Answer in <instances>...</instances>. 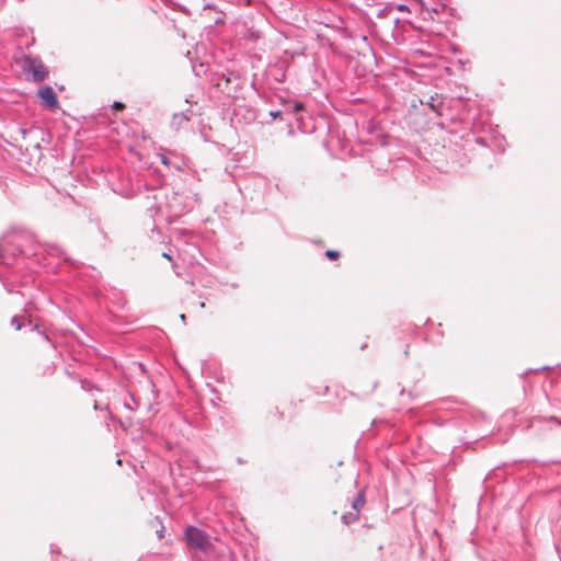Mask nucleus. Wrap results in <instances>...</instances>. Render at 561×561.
Segmentation results:
<instances>
[{"instance_id":"7","label":"nucleus","mask_w":561,"mask_h":561,"mask_svg":"<svg viewBox=\"0 0 561 561\" xmlns=\"http://www.w3.org/2000/svg\"><path fill=\"white\" fill-rule=\"evenodd\" d=\"M426 105H428L430 108L433 110V112L439 114V108L443 105V98L439 94H435L428 98L426 101Z\"/></svg>"},{"instance_id":"19","label":"nucleus","mask_w":561,"mask_h":561,"mask_svg":"<svg viewBox=\"0 0 561 561\" xmlns=\"http://www.w3.org/2000/svg\"><path fill=\"white\" fill-rule=\"evenodd\" d=\"M397 9H398L399 11H408V7H407L405 4H398V5H397Z\"/></svg>"},{"instance_id":"21","label":"nucleus","mask_w":561,"mask_h":561,"mask_svg":"<svg viewBox=\"0 0 561 561\" xmlns=\"http://www.w3.org/2000/svg\"><path fill=\"white\" fill-rule=\"evenodd\" d=\"M32 306H33V304H32V302H27V304L25 305L24 311H25V312H28V310L31 309V307H32Z\"/></svg>"},{"instance_id":"10","label":"nucleus","mask_w":561,"mask_h":561,"mask_svg":"<svg viewBox=\"0 0 561 561\" xmlns=\"http://www.w3.org/2000/svg\"><path fill=\"white\" fill-rule=\"evenodd\" d=\"M158 157H159L160 162L162 164H164L165 167L174 168L176 170H181V165L173 163L165 153H159Z\"/></svg>"},{"instance_id":"29","label":"nucleus","mask_w":561,"mask_h":561,"mask_svg":"<svg viewBox=\"0 0 561 561\" xmlns=\"http://www.w3.org/2000/svg\"><path fill=\"white\" fill-rule=\"evenodd\" d=\"M38 329V325L37 324H34L33 325V330H37Z\"/></svg>"},{"instance_id":"13","label":"nucleus","mask_w":561,"mask_h":561,"mask_svg":"<svg viewBox=\"0 0 561 561\" xmlns=\"http://www.w3.org/2000/svg\"><path fill=\"white\" fill-rule=\"evenodd\" d=\"M325 255L329 260H335L339 257L340 253L337 251H334V250H328L325 252Z\"/></svg>"},{"instance_id":"23","label":"nucleus","mask_w":561,"mask_h":561,"mask_svg":"<svg viewBox=\"0 0 561 561\" xmlns=\"http://www.w3.org/2000/svg\"><path fill=\"white\" fill-rule=\"evenodd\" d=\"M220 561H233L231 557H224Z\"/></svg>"},{"instance_id":"3","label":"nucleus","mask_w":561,"mask_h":561,"mask_svg":"<svg viewBox=\"0 0 561 561\" xmlns=\"http://www.w3.org/2000/svg\"><path fill=\"white\" fill-rule=\"evenodd\" d=\"M184 535L187 543L199 551L206 552L213 546L207 533L195 526H187Z\"/></svg>"},{"instance_id":"4","label":"nucleus","mask_w":561,"mask_h":561,"mask_svg":"<svg viewBox=\"0 0 561 561\" xmlns=\"http://www.w3.org/2000/svg\"><path fill=\"white\" fill-rule=\"evenodd\" d=\"M23 69L25 71L31 72L33 81L37 83L43 82L48 76L47 68L45 67L43 61L37 57H24Z\"/></svg>"},{"instance_id":"11","label":"nucleus","mask_w":561,"mask_h":561,"mask_svg":"<svg viewBox=\"0 0 561 561\" xmlns=\"http://www.w3.org/2000/svg\"><path fill=\"white\" fill-rule=\"evenodd\" d=\"M24 316H14L11 319V325L14 327L15 330H21L23 327Z\"/></svg>"},{"instance_id":"17","label":"nucleus","mask_w":561,"mask_h":561,"mask_svg":"<svg viewBox=\"0 0 561 561\" xmlns=\"http://www.w3.org/2000/svg\"><path fill=\"white\" fill-rule=\"evenodd\" d=\"M302 107H304V105H302V103H300V102H296V103L294 104V111H295V112H299L300 110H302Z\"/></svg>"},{"instance_id":"12","label":"nucleus","mask_w":561,"mask_h":561,"mask_svg":"<svg viewBox=\"0 0 561 561\" xmlns=\"http://www.w3.org/2000/svg\"><path fill=\"white\" fill-rule=\"evenodd\" d=\"M358 517H359L358 514L355 512L347 513L342 516V522L347 525V524L356 522L358 519Z\"/></svg>"},{"instance_id":"5","label":"nucleus","mask_w":561,"mask_h":561,"mask_svg":"<svg viewBox=\"0 0 561 561\" xmlns=\"http://www.w3.org/2000/svg\"><path fill=\"white\" fill-rule=\"evenodd\" d=\"M37 95L47 107L54 108L58 106V99L51 87L46 85L42 88L38 90Z\"/></svg>"},{"instance_id":"14","label":"nucleus","mask_w":561,"mask_h":561,"mask_svg":"<svg viewBox=\"0 0 561 561\" xmlns=\"http://www.w3.org/2000/svg\"><path fill=\"white\" fill-rule=\"evenodd\" d=\"M81 387L85 391H91L94 388L93 385L90 381H87V380L81 381Z\"/></svg>"},{"instance_id":"25","label":"nucleus","mask_w":561,"mask_h":561,"mask_svg":"<svg viewBox=\"0 0 561 561\" xmlns=\"http://www.w3.org/2000/svg\"><path fill=\"white\" fill-rule=\"evenodd\" d=\"M163 257L171 260V256L168 253H163Z\"/></svg>"},{"instance_id":"28","label":"nucleus","mask_w":561,"mask_h":561,"mask_svg":"<svg viewBox=\"0 0 561 561\" xmlns=\"http://www.w3.org/2000/svg\"><path fill=\"white\" fill-rule=\"evenodd\" d=\"M199 307H201V308H204V307H205V302H201V304H199Z\"/></svg>"},{"instance_id":"27","label":"nucleus","mask_w":561,"mask_h":561,"mask_svg":"<svg viewBox=\"0 0 561 561\" xmlns=\"http://www.w3.org/2000/svg\"><path fill=\"white\" fill-rule=\"evenodd\" d=\"M222 79H225L226 83H229L230 79L222 76Z\"/></svg>"},{"instance_id":"8","label":"nucleus","mask_w":561,"mask_h":561,"mask_svg":"<svg viewBox=\"0 0 561 561\" xmlns=\"http://www.w3.org/2000/svg\"><path fill=\"white\" fill-rule=\"evenodd\" d=\"M365 504V492L364 490H360L357 495L352 501V507L359 515L360 510L363 508Z\"/></svg>"},{"instance_id":"26","label":"nucleus","mask_w":561,"mask_h":561,"mask_svg":"<svg viewBox=\"0 0 561 561\" xmlns=\"http://www.w3.org/2000/svg\"><path fill=\"white\" fill-rule=\"evenodd\" d=\"M180 318H181V321L185 322V320H186L185 314H181V317H180Z\"/></svg>"},{"instance_id":"15","label":"nucleus","mask_w":561,"mask_h":561,"mask_svg":"<svg viewBox=\"0 0 561 561\" xmlns=\"http://www.w3.org/2000/svg\"><path fill=\"white\" fill-rule=\"evenodd\" d=\"M113 107L115 110H123L125 107V105L122 102H117L116 101V102L113 103Z\"/></svg>"},{"instance_id":"24","label":"nucleus","mask_w":561,"mask_h":561,"mask_svg":"<svg viewBox=\"0 0 561 561\" xmlns=\"http://www.w3.org/2000/svg\"><path fill=\"white\" fill-rule=\"evenodd\" d=\"M93 407H94V409H95V410L101 409V408H100V405H99V403H98V401H94V405H93Z\"/></svg>"},{"instance_id":"22","label":"nucleus","mask_w":561,"mask_h":561,"mask_svg":"<svg viewBox=\"0 0 561 561\" xmlns=\"http://www.w3.org/2000/svg\"><path fill=\"white\" fill-rule=\"evenodd\" d=\"M106 415L110 420H113V414L107 410V407H105Z\"/></svg>"},{"instance_id":"20","label":"nucleus","mask_w":561,"mask_h":561,"mask_svg":"<svg viewBox=\"0 0 561 561\" xmlns=\"http://www.w3.org/2000/svg\"><path fill=\"white\" fill-rule=\"evenodd\" d=\"M549 368H550L549 366H543V367H540V368L534 369L533 371L537 373V371L547 370V369H549Z\"/></svg>"},{"instance_id":"18","label":"nucleus","mask_w":561,"mask_h":561,"mask_svg":"<svg viewBox=\"0 0 561 561\" xmlns=\"http://www.w3.org/2000/svg\"><path fill=\"white\" fill-rule=\"evenodd\" d=\"M270 114H271V116H272L273 118H277V117H279V116H280L282 112H280V111H275V112H271Z\"/></svg>"},{"instance_id":"16","label":"nucleus","mask_w":561,"mask_h":561,"mask_svg":"<svg viewBox=\"0 0 561 561\" xmlns=\"http://www.w3.org/2000/svg\"><path fill=\"white\" fill-rule=\"evenodd\" d=\"M157 536L159 539H162L164 537V527L161 526L160 529L157 530Z\"/></svg>"},{"instance_id":"9","label":"nucleus","mask_w":561,"mask_h":561,"mask_svg":"<svg viewBox=\"0 0 561 561\" xmlns=\"http://www.w3.org/2000/svg\"><path fill=\"white\" fill-rule=\"evenodd\" d=\"M140 407V402L133 394H129V399L124 401V408L130 411H136Z\"/></svg>"},{"instance_id":"6","label":"nucleus","mask_w":561,"mask_h":561,"mask_svg":"<svg viewBox=\"0 0 561 561\" xmlns=\"http://www.w3.org/2000/svg\"><path fill=\"white\" fill-rule=\"evenodd\" d=\"M190 114H192L191 110L174 113L171 119V127L174 130H179L185 123H187L191 119Z\"/></svg>"},{"instance_id":"1","label":"nucleus","mask_w":561,"mask_h":561,"mask_svg":"<svg viewBox=\"0 0 561 561\" xmlns=\"http://www.w3.org/2000/svg\"><path fill=\"white\" fill-rule=\"evenodd\" d=\"M152 198L156 203L149 209L154 211V215L167 211L170 217H180L192 207L191 197L179 192L167 194L158 191L152 195Z\"/></svg>"},{"instance_id":"2","label":"nucleus","mask_w":561,"mask_h":561,"mask_svg":"<svg viewBox=\"0 0 561 561\" xmlns=\"http://www.w3.org/2000/svg\"><path fill=\"white\" fill-rule=\"evenodd\" d=\"M27 238L20 233L5 236L0 242V263L12 266L20 260H24L31 253L24 250Z\"/></svg>"}]
</instances>
